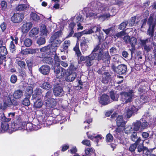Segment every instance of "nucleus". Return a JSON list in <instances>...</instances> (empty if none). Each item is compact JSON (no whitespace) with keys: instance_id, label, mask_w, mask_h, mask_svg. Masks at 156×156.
<instances>
[{"instance_id":"nucleus-1","label":"nucleus","mask_w":156,"mask_h":156,"mask_svg":"<svg viewBox=\"0 0 156 156\" xmlns=\"http://www.w3.org/2000/svg\"><path fill=\"white\" fill-rule=\"evenodd\" d=\"M105 48V44L101 43L94 48L91 54L86 56H81L80 59L82 61H85L87 66H91L94 60H100L102 59L107 61V64L109 63L110 57L108 51L104 52L102 54L103 50ZM108 65L107 64V66Z\"/></svg>"},{"instance_id":"nucleus-2","label":"nucleus","mask_w":156,"mask_h":156,"mask_svg":"<svg viewBox=\"0 0 156 156\" xmlns=\"http://www.w3.org/2000/svg\"><path fill=\"white\" fill-rule=\"evenodd\" d=\"M109 5H108L102 4L101 2H98L93 4L92 10L87 14V16L91 17L94 19L98 17V20L103 21L106 19L109 18L111 16L109 14H104L98 17L97 14L101 12L102 11H107L109 9Z\"/></svg>"},{"instance_id":"nucleus-3","label":"nucleus","mask_w":156,"mask_h":156,"mask_svg":"<svg viewBox=\"0 0 156 156\" xmlns=\"http://www.w3.org/2000/svg\"><path fill=\"white\" fill-rule=\"evenodd\" d=\"M149 100V98L145 95H143L136 99L135 103L136 105L135 106H129L126 108L127 118H129L132 115L133 113L137 111L141 107V105L145 103Z\"/></svg>"},{"instance_id":"nucleus-4","label":"nucleus","mask_w":156,"mask_h":156,"mask_svg":"<svg viewBox=\"0 0 156 156\" xmlns=\"http://www.w3.org/2000/svg\"><path fill=\"white\" fill-rule=\"evenodd\" d=\"M116 124L117 128L114 132V135L117 136V133H120L125 126L126 122L123 120V117L122 115H119L116 119Z\"/></svg>"},{"instance_id":"nucleus-5","label":"nucleus","mask_w":156,"mask_h":156,"mask_svg":"<svg viewBox=\"0 0 156 156\" xmlns=\"http://www.w3.org/2000/svg\"><path fill=\"white\" fill-rule=\"evenodd\" d=\"M52 94L51 90L47 92L44 96V100L46 104L49 106L53 107L56 105V102L55 100L52 97Z\"/></svg>"},{"instance_id":"nucleus-6","label":"nucleus","mask_w":156,"mask_h":156,"mask_svg":"<svg viewBox=\"0 0 156 156\" xmlns=\"http://www.w3.org/2000/svg\"><path fill=\"white\" fill-rule=\"evenodd\" d=\"M64 40V39L62 38L61 40H57L56 41H55L52 44L51 46H47L44 47L40 48V51L41 52H47L48 51H49V50H50V51H51V49L53 47H54V48H53V50L52 51L55 52L56 50V47H58Z\"/></svg>"},{"instance_id":"nucleus-7","label":"nucleus","mask_w":156,"mask_h":156,"mask_svg":"<svg viewBox=\"0 0 156 156\" xmlns=\"http://www.w3.org/2000/svg\"><path fill=\"white\" fill-rule=\"evenodd\" d=\"M134 93L133 90H129L128 92H122L120 93L121 100L125 103L130 102L132 100Z\"/></svg>"},{"instance_id":"nucleus-8","label":"nucleus","mask_w":156,"mask_h":156,"mask_svg":"<svg viewBox=\"0 0 156 156\" xmlns=\"http://www.w3.org/2000/svg\"><path fill=\"white\" fill-rule=\"evenodd\" d=\"M65 22L62 21L59 23L58 26L60 28L61 30L55 32L51 37L50 39L51 42L55 39H57L62 37V33L61 30H63L65 24Z\"/></svg>"},{"instance_id":"nucleus-9","label":"nucleus","mask_w":156,"mask_h":156,"mask_svg":"<svg viewBox=\"0 0 156 156\" xmlns=\"http://www.w3.org/2000/svg\"><path fill=\"white\" fill-rule=\"evenodd\" d=\"M22 129L21 122L19 120H17L12 123L9 132L11 133L13 132L18 130H21Z\"/></svg>"},{"instance_id":"nucleus-10","label":"nucleus","mask_w":156,"mask_h":156,"mask_svg":"<svg viewBox=\"0 0 156 156\" xmlns=\"http://www.w3.org/2000/svg\"><path fill=\"white\" fill-rule=\"evenodd\" d=\"M24 17V15L21 13L14 14L11 18V21L14 23H19L22 21Z\"/></svg>"},{"instance_id":"nucleus-11","label":"nucleus","mask_w":156,"mask_h":156,"mask_svg":"<svg viewBox=\"0 0 156 156\" xmlns=\"http://www.w3.org/2000/svg\"><path fill=\"white\" fill-rule=\"evenodd\" d=\"M101 29V27H97L96 26L91 27L90 29H86L82 31V34H92L94 32H100Z\"/></svg>"},{"instance_id":"nucleus-12","label":"nucleus","mask_w":156,"mask_h":156,"mask_svg":"<svg viewBox=\"0 0 156 156\" xmlns=\"http://www.w3.org/2000/svg\"><path fill=\"white\" fill-rule=\"evenodd\" d=\"M126 66L125 65L121 64L116 67L114 69V71L119 74H122L126 72Z\"/></svg>"},{"instance_id":"nucleus-13","label":"nucleus","mask_w":156,"mask_h":156,"mask_svg":"<svg viewBox=\"0 0 156 156\" xmlns=\"http://www.w3.org/2000/svg\"><path fill=\"white\" fill-rule=\"evenodd\" d=\"M112 102L109 96L106 94H104L101 97L100 101V103L103 105H106Z\"/></svg>"},{"instance_id":"nucleus-14","label":"nucleus","mask_w":156,"mask_h":156,"mask_svg":"<svg viewBox=\"0 0 156 156\" xmlns=\"http://www.w3.org/2000/svg\"><path fill=\"white\" fill-rule=\"evenodd\" d=\"M32 26V24L31 22L24 23L21 27V30L23 33H26L28 32Z\"/></svg>"},{"instance_id":"nucleus-15","label":"nucleus","mask_w":156,"mask_h":156,"mask_svg":"<svg viewBox=\"0 0 156 156\" xmlns=\"http://www.w3.org/2000/svg\"><path fill=\"white\" fill-rule=\"evenodd\" d=\"M140 86V87L138 89V91L140 92H142L144 91H147L150 88L149 84L146 82L143 81L141 82Z\"/></svg>"},{"instance_id":"nucleus-16","label":"nucleus","mask_w":156,"mask_h":156,"mask_svg":"<svg viewBox=\"0 0 156 156\" xmlns=\"http://www.w3.org/2000/svg\"><path fill=\"white\" fill-rule=\"evenodd\" d=\"M54 95L57 96H62L64 93L61 87L57 86L55 87L53 90Z\"/></svg>"},{"instance_id":"nucleus-17","label":"nucleus","mask_w":156,"mask_h":156,"mask_svg":"<svg viewBox=\"0 0 156 156\" xmlns=\"http://www.w3.org/2000/svg\"><path fill=\"white\" fill-rule=\"evenodd\" d=\"M5 101L3 103L0 104V109H5L8 106H11V103H9V98L8 97L5 98Z\"/></svg>"},{"instance_id":"nucleus-18","label":"nucleus","mask_w":156,"mask_h":156,"mask_svg":"<svg viewBox=\"0 0 156 156\" xmlns=\"http://www.w3.org/2000/svg\"><path fill=\"white\" fill-rule=\"evenodd\" d=\"M15 112H10L8 114V118H6L4 116V114L2 115V120L5 122H9L12 119L14 118L15 115Z\"/></svg>"},{"instance_id":"nucleus-19","label":"nucleus","mask_w":156,"mask_h":156,"mask_svg":"<svg viewBox=\"0 0 156 156\" xmlns=\"http://www.w3.org/2000/svg\"><path fill=\"white\" fill-rule=\"evenodd\" d=\"M40 72L44 75H47L50 71V68L47 65H43L39 69Z\"/></svg>"},{"instance_id":"nucleus-20","label":"nucleus","mask_w":156,"mask_h":156,"mask_svg":"<svg viewBox=\"0 0 156 156\" xmlns=\"http://www.w3.org/2000/svg\"><path fill=\"white\" fill-rule=\"evenodd\" d=\"M10 128L7 122H5L2 123L1 126H0V133L6 131L8 129L9 130Z\"/></svg>"},{"instance_id":"nucleus-21","label":"nucleus","mask_w":156,"mask_h":156,"mask_svg":"<svg viewBox=\"0 0 156 156\" xmlns=\"http://www.w3.org/2000/svg\"><path fill=\"white\" fill-rule=\"evenodd\" d=\"M36 126L35 125H33V124L30 122L27 123L26 125V129L28 131H32V130H37L40 128V127L38 125L36 128Z\"/></svg>"},{"instance_id":"nucleus-22","label":"nucleus","mask_w":156,"mask_h":156,"mask_svg":"<svg viewBox=\"0 0 156 156\" xmlns=\"http://www.w3.org/2000/svg\"><path fill=\"white\" fill-rule=\"evenodd\" d=\"M23 96V92L20 90H15L13 94V96L16 99H20Z\"/></svg>"},{"instance_id":"nucleus-23","label":"nucleus","mask_w":156,"mask_h":156,"mask_svg":"<svg viewBox=\"0 0 156 156\" xmlns=\"http://www.w3.org/2000/svg\"><path fill=\"white\" fill-rule=\"evenodd\" d=\"M124 131V132L126 134H130L133 131L132 127L131 125L125 126L124 127L123 129L122 130V132Z\"/></svg>"},{"instance_id":"nucleus-24","label":"nucleus","mask_w":156,"mask_h":156,"mask_svg":"<svg viewBox=\"0 0 156 156\" xmlns=\"http://www.w3.org/2000/svg\"><path fill=\"white\" fill-rule=\"evenodd\" d=\"M41 94L42 92L41 89L39 88H36L34 91V94L32 96L33 99H34L37 97H38V96L40 95Z\"/></svg>"},{"instance_id":"nucleus-25","label":"nucleus","mask_w":156,"mask_h":156,"mask_svg":"<svg viewBox=\"0 0 156 156\" xmlns=\"http://www.w3.org/2000/svg\"><path fill=\"white\" fill-rule=\"evenodd\" d=\"M141 141V139L140 138L138 139L136 143L130 145L129 147V150L131 152L134 151L135 149L136 148L137 144H139V142Z\"/></svg>"},{"instance_id":"nucleus-26","label":"nucleus","mask_w":156,"mask_h":156,"mask_svg":"<svg viewBox=\"0 0 156 156\" xmlns=\"http://www.w3.org/2000/svg\"><path fill=\"white\" fill-rule=\"evenodd\" d=\"M41 35V36H45L47 35L48 31L44 25H42L40 28Z\"/></svg>"},{"instance_id":"nucleus-27","label":"nucleus","mask_w":156,"mask_h":156,"mask_svg":"<svg viewBox=\"0 0 156 156\" xmlns=\"http://www.w3.org/2000/svg\"><path fill=\"white\" fill-rule=\"evenodd\" d=\"M43 54L44 53L42 54V58H44V60L45 62L48 64H51L53 62V58L51 57L49 55L48 56H44Z\"/></svg>"},{"instance_id":"nucleus-28","label":"nucleus","mask_w":156,"mask_h":156,"mask_svg":"<svg viewBox=\"0 0 156 156\" xmlns=\"http://www.w3.org/2000/svg\"><path fill=\"white\" fill-rule=\"evenodd\" d=\"M137 149L138 151L139 152H142L143 153H145L147 155H149L150 152L148 151L147 149L144 148V147L142 145H139Z\"/></svg>"},{"instance_id":"nucleus-29","label":"nucleus","mask_w":156,"mask_h":156,"mask_svg":"<svg viewBox=\"0 0 156 156\" xmlns=\"http://www.w3.org/2000/svg\"><path fill=\"white\" fill-rule=\"evenodd\" d=\"M110 96L112 101H117L119 97L118 94L114 93L113 91H111L110 92Z\"/></svg>"},{"instance_id":"nucleus-30","label":"nucleus","mask_w":156,"mask_h":156,"mask_svg":"<svg viewBox=\"0 0 156 156\" xmlns=\"http://www.w3.org/2000/svg\"><path fill=\"white\" fill-rule=\"evenodd\" d=\"M39 29L36 27L33 28L30 32L29 36L30 37H33L34 36L38 34Z\"/></svg>"},{"instance_id":"nucleus-31","label":"nucleus","mask_w":156,"mask_h":156,"mask_svg":"<svg viewBox=\"0 0 156 156\" xmlns=\"http://www.w3.org/2000/svg\"><path fill=\"white\" fill-rule=\"evenodd\" d=\"M85 155H83L82 156H90L94 153V150L91 148H88L85 150Z\"/></svg>"},{"instance_id":"nucleus-32","label":"nucleus","mask_w":156,"mask_h":156,"mask_svg":"<svg viewBox=\"0 0 156 156\" xmlns=\"http://www.w3.org/2000/svg\"><path fill=\"white\" fill-rule=\"evenodd\" d=\"M88 133V132H87V134L88 138L90 140H93L94 138H95L98 141L100 140H101L102 138V137L100 135H98L97 136H95V135H89Z\"/></svg>"},{"instance_id":"nucleus-33","label":"nucleus","mask_w":156,"mask_h":156,"mask_svg":"<svg viewBox=\"0 0 156 156\" xmlns=\"http://www.w3.org/2000/svg\"><path fill=\"white\" fill-rule=\"evenodd\" d=\"M119 133H117V136H115L118 139V142L120 144H125L126 143V141L125 139L122 137H120L119 136V135L121 134Z\"/></svg>"},{"instance_id":"nucleus-34","label":"nucleus","mask_w":156,"mask_h":156,"mask_svg":"<svg viewBox=\"0 0 156 156\" xmlns=\"http://www.w3.org/2000/svg\"><path fill=\"white\" fill-rule=\"evenodd\" d=\"M71 19L73 21L76 23L81 22L83 20L82 16L80 15L76 16L74 18H72Z\"/></svg>"},{"instance_id":"nucleus-35","label":"nucleus","mask_w":156,"mask_h":156,"mask_svg":"<svg viewBox=\"0 0 156 156\" xmlns=\"http://www.w3.org/2000/svg\"><path fill=\"white\" fill-rule=\"evenodd\" d=\"M61 69L60 73L56 76V77L58 78H62L64 77L66 75V70L63 68H61Z\"/></svg>"},{"instance_id":"nucleus-36","label":"nucleus","mask_w":156,"mask_h":156,"mask_svg":"<svg viewBox=\"0 0 156 156\" xmlns=\"http://www.w3.org/2000/svg\"><path fill=\"white\" fill-rule=\"evenodd\" d=\"M33 89L32 87L29 86L27 87L26 90V95H27L28 98H30L33 92Z\"/></svg>"},{"instance_id":"nucleus-37","label":"nucleus","mask_w":156,"mask_h":156,"mask_svg":"<svg viewBox=\"0 0 156 156\" xmlns=\"http://www.w3.org/2000/svg\"><path fill=\"white\" fill-rule=\"evenodd\" d=\"M122 58V57L119 55H114L112 58V61L115 63H118Z\"/></svg>"},{"instance_id":"nucleus-38","label":"nucleus","mask_w":156,"mask_h":156,"mask_svg":"<svg viewBox=\"0 0 156 156\" xmlns=\"http://www.w3.org/2000/svg\"><path fill=\"white\" fill-rule=\"evenodd\" d=\"M29 5H28L21 4L18 5L16 9L19 11H22L26 8H29Z\"/></svg>"},{"instance_id":"nucleus-39","label":"nucleus","mask_w":156,"mask_h":156,"mask_svg":"<svg viewBox=\"0 0 156 156\" xmlns=\"http://www.w3.org/2000/svg\"><path fill=\"white\" fill-rule=\"evenodd\" d=\"M137 43L136 39L134 37H132L131 38L129 44L131 45L133 48H134L135 45L137 44Z\"/></svg>"},{"instance_id":"nucleus-40","label":"nucleus","mask_w":156,"mask_h":156,"mask_svg":"<svg viewBox=\"0 0 156 156\" xmlns=\"http://www.w3.org/2000/svg\"><path fill=\"white\" fill-rule=\"evenodd\" d=\"M30 16L33 20L35 21H37L40 19L39 16L35 12H31L30 14Z\"/></svg>"},{"instance_id":"nucleus-41","label":"nucleus","mask_w":156,"mask_h":156,"mask_svg":"<svg viewBox=\"0 0 156 156\" xmlns=\"http://www.w3.org/2000/svg\"><path fill=\"white\" fill-rule=\"evenodd\" d=\"M76 76V73H73L69 75L67 77V80L69 82H71L74 80Z\"/></svg>"},{"instance_id":"nucleus-42","label":"nucleus","mask_w":156,"mask_h":156,"mask_svg":"<svg viewBox=\"0 0 156 156\" xmlns=\"http://www.w3.org/2000/svg\"><path fill=\"white\" fill-rule=\"evenodd\" d=\"M43 105V102L40 99H38L36 102L34 103V105L36 108H40Z\"/></svg>"},{"instance_id":"nucleus-43","label":"nucleus","mask_w":156,"mask_h":156,"mask_svg":"<svg viewBox=\"0 0 156 156\" xmlns=\"http://www.w3.org/2000/svg\"><path fill=\"white\" fill-rule=\"evenodd\" d=\"M26 97L24 98L22 101V104L25 106H28L30 105V101L29 99L30 98H28V96L26 95Z\"/></svg>"},{"instance_id":"nucleus-44","label":"nucleus","mask_w":156,"mask_h":156,"mask_svg":"<svg viewBox=\"0 0 156 156\" xmlns=\"http://www.w3.org/2000/svg\"><path fill=\"white\" fill-rule=\"evenodd\" d=\"M41 87L44 89L47 90H50L51 87V85L48 82L44 83Z\"/></svg>"},{"instance_id":"nucleus-45","label":"nucleus","mask_w":156,"mask_h":156,"mask_svg":"<svg viewBox=\"0 0 156 156\" xmlns=\"http://www.w3.org/2000/svg\"><path fill=\"white\" fill-rule=\"evenodd\" d=\"M141 122L140 121H137L134 124L133 129L134 131H137L140 128Z\"/></svg>"},{"instance_id":"nucleus-46","label":"nucleus","mask_w":156,"mask_h":156,"mask_svg":"<svg viewBox=\"0 0 156 156\" xmlns=\"http://www.w3.org/2000/svg\"><path fill=\"white\" fill-rule=\"evenodd\" d=\"M8 53V51L5 47H2L0 49V54L2 56L6 55Z\"/></svg>"},{"instance_id":"nucleus-47","label":"nucleus","mask_w":156,"mask_h":156,"mask_svg":"<svg viewBox=\"0 0 156 156\" xmlns=\"http://www.w3.org/2000/svg\"><path fill=\"white\" fill-rule=\"evenodd\" d=\"M55 55H54V59L55 61V66H59L60 63L61 62L60 61V60L59 59L58 57L57 56L56 54L55 53Z\"/></svg>"},{"instance_id":"nucleus-48","label":"nucleus","mask_w":156,"mask_h":156,"mask_svg":"<svg viewBox=\"0 0 156 156\" xmlns=\"http://www.w3.org/2000/svg\"><path fill=\"white\" fill-rule=\"evenodd\" d=\"M10 50L12 53H14L16 51V47L13 43V41H11L10 42L9 45Z\"/></svg>"},{"instance_id":"nucleus-49","label":"nucleus","mask_w":156,"mask_h":156,"mask_svg":"<svg viewBox=\"0 0 156 156\" xmlns=\"http://www.w3.org/2000/svg\"><path fill=\"white\" fill-rule=\"evenodd\" d=\"M16 62H17L18 65L21 68H24L26 64L24 62L21 60H18L17 59H16Z\"/></svg>"},{"instance_id":"nucleus-50","label":"nucleus","mask_w":156,"mask_h":156,"mask_svg":"<svg viewBox=\"0 0 156 156\" xmlns=\"http://www.w3.org/2000/svg\"><path fill=\"white\" fill-rule=\"evenodd\" d=\"M147 24L149 25V27H152L154 25V27L155 26V24L153 22V18L152 16H150L148 20L147 21Z\"/></svg>"},{"instance_id":"nucleus-51","label":"nucleus","mask_w":156,"mask_h":156,"mask_svg":"<svg viewBox=\"0 0 156 156\" xmlns=\"http://www.w3.org/2000/svg\"><path fill=\"white\" fill-rule=\"evenodd\" d=\"M135 20L136 17L135 16L132 17L129 22L127 23V24L129 26L131 27L135 23Z\"/></svg>"},{"instance_id":"nucleus-52","label":"nucleus","mask_w":156,"mask_h":156,"mask_svg":"<svg viewBox=\"0 0 156 156\" xmlns=\"http://www.w3.org/2000/svg\"><path fill=\"white\" fill-rule=\"evenodd\" d=\"M103 79L105 78L106 80L105 81L104 83H107L110 77L109 73L108 72H105L103 75Z\"/></svg>"},{"instance_id":"nucleus-53","label":"nucleus","mask_w":156,"mask_h":156,"mask_svg":"<svg viewBox=\"0 0 156 156\" xmlns=\"http://www.w3.org/2000/svg\"><path fill=\"white\" fill-rule=\"evenodd\" d=\"M32 42L31 39L27 38L25 39L24 41V44L27 47H30L32 44Z\"/></svg>"},{"instance_id":"nucleus-54","label":"nucleus","mask_w":156,"mask_h":156,"mask_svg":"<svg viewBox=\"0 0 156 156\" xmlns=\"http://www.w3.org/2000/svg\"><path fill=\"white\" fill-rule=\"evenodd\" d=\"M45 42V40L44 38L41 37L39 38L37 41V43L39 45L44 44Z\"/></svg>"},{"instance_id":"nucleus-55","label":"nucleus","mask_w":156,"mask_h":156,"mask_svg":"<svg viewBox=\"0 0 156 156\" xmlns=\"http://www.w3.org/2000/svg\"><path fill=\"white\" fill-rule=\"evenodd\" d=\"M73 50L75 52L76 54H77L78 57L80 56L81 52L79 50V46L78 45L76 44L73 48Z\"/></svg>"},{"instance_id":"nucleus-56","label":"nucleus","mask_w":156,"mask_h":156,"mask_svg":"<svg viewBox=\"0 0 156 156\" xmlns=\"http://www.w3.org/2000/svg\"><path fill=\"white\" fill-rule=\"evenodd\" d=\"M154 28V25L152 27H149V28L147 32V34L152 37L153 36Z\"/></svg>"},{"instance_id":"nucleus-57","label":"nucleus","mask_w":156,"mask_h":156,"mask_svg":"<svg viewBox=\"0 0 156 156\" xmlns=\"http://www.w3.org/2000/svg\"><path fill=\"white\" fill-rule=\"evenodd\" d=\"M109 52L111 55H114L117 53V50L115 47H113L110 49Z\"/></svg>"},{"instance_id":"nucleus-58","label":"nucleus","mask_w":156,"mask_h":156,"mask_svg":"<svg viewBox=\"0 0 156 156\" xmlns=\"http://www.w3.org/2000/svg\"><path fill=\"white\" fill-rule=\"evenodd\" d=\"M113 137L112 135L110 134H108L106 136V140L107 142H111L113 140Z\"/></svg>"},{"instance_id":"nucleus-59","label":"nucleus","mask_w":156,"mask_h":156,"mask_svg":"<svg viewBox=\"0 0 156 156\" xmlns=\"http://www.w3.org/2000/svg\"><path fill=\"white\" fill-rule=\"evenodd\" d=\"M80 46L81 50L83 52L85 51L88 48V45L87 44H84V43H81Z\"/></svg>"},{"instance_id":"nucleus-60","label":"nucleus","mask_w":156,"mask_h":156,"mask_svg":"<svg viewBox=\"0 0 156 156\" xmlns=\"http://www.w3.org/2000/svg\"><path fill=\"white\" fill-rule=\"evenodd\" d=\"M56 66H55L54 69V72L56 76L57 75L60 73V72L61 70V68H62L60 67L59 66H57V68H56Z\"/></svg>"},{"instance_id":"nucleus-61","label":"nucleus","mask_w":156,"mask_h":156,"mask_svg":"<svg viewBox=\"0 0 156 156\" xmlns=\"http://www.w3.org/2000/svg\"><path fill=\"white\" fill-rule=\"evenodd\" d=\"M81 143L83 145L87 146L89 147L90 146H91L90 141L89 140H83L82 141Z\"/></svg>"},{"instance_id":"nucleus-62","label":"nucleus","mask_w":156,"mask_h":156,"mask_svg":"<svg viewBox=\"0 0 156 156\" xmlns=\"http://www.w3.org/2000/svg\"><path fill=\"white\" fill-rule=\"evenodd\" d=\"M127 25H128L127 23H126V22H122L119 25V29L120 30H123Z\"/></svg>"},{"instance_id":"nucleus-63","label":"nucleus","mask_w":156,"mask_h":156,"mask_svg":"<svg viewBox=\"0 0 156 156\" xmlns=\"http://www.w3.org/2000/svg\"><path fill=\"white\" fill-rule=\"evenodd\" d=\"M17 80V76L15 75H12L11 77L10 81L11 82L13 83H16Z\"/></svg>"},{"instance_id":"nucleus-64","label":"nucleus","mask_w":156,"mask_h":156,"mask_svg":"<svg viewBox=\"0 0 156 156\" xmlns=\"http://www.w3.org/2000/svg\"><path fill=\"white\" fill-rule=\"evenodd\" d=\"M149 123L147 122H144L141 123V129H144L146 128L148 126Z\"/></svg>"}]
</instances>
